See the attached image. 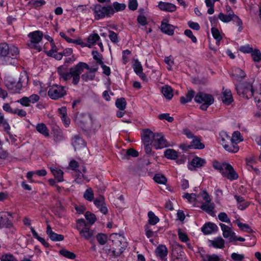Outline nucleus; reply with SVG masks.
<instances>
[{"mask_svg":"<svg viewBox=\"0 0 261 261\" xmlns=\"http://www.w3.org/2000/svg\"><path fill=\"white\" fill-rule=\"evenodd\" d=\"M158 118L161 120H166L169 122H172L174 120L173 117L170 116L168 113L160 114L158 115Z\"/></svg>","mask_w":261,"mask_h":261,"instance_id":"64","label":"nucleus"},{"mask_svg":"<svg viewBox=\"0 0 261 261\" xmlns=\"http://www.w3.org/2000/svg\"><path fill=\"white\" fill-rule=\"evenodd\" d=\"M203 261H222V259L217 254H206L203 257Z\"/></svg>","mask_w":261,"mask_h":261,"instance_id":"54","label":"nucleus"},{"mask_svg":"<svg viewBox=\"0 0 261 261\" xmlns=\"http://www.w3.org/2000/svg\"><path fill=\"white\" fill-rule=\"evenodd\" d=\"M212 247L215 248L222 249L224 247L225 241L221 237H217L214 240H210Z\"/></svg>","mask_w":261,"mask_h":261,"instance_id":"33","label":"nucleus"},{"mask_svg":"<svg viewBox=\"0 0 261 261\" xmlns=\"http://www.w3.org/2000/svg\"><path fill=\"white\" fill-rule=\"evenodd\" d=\"M225 150L229 152L236 153L239 150L238 144L231 141H229L226 145L223 147Z\"/></svg>","mask_w":261,"mask_h":261,"instance_id":"34","label":"nucleus"},{"mask_svg":"<svg viewBox=\"0 0 261 261\" xmlns=\"http://www.w3.org/2000/svg\"><path fill=\"white\" fill-rule=\"evenodd\" d=\"M234 19L232 20L238 27V32L240 33L243 30V23L241 19L237 15L234 14Z\"/></svg>","mask_w":261,"mask_h":261,"instance_id":"53","label":"nucleus"},{"mask_svg":"<svg viewBox=\"0 0 261 261\" xmlns=\"http://www.w3.org/2000/svg\"><path fill=\"white\" fill-rule=\"evenodd\" d=\"M200 208L210 216L212 217L215 216L214 212L215 205L214 203H211V202L203 203L200 206Z\"/></svg>","mask_w":261,"mask_h":261,"instance_id":"27","label":"nucleus"},{"mask_svg":"<svg viewBox=\"0 0 261 261\" xmlns=\"http://www.w3.org/2000/svg\"><path fill=\"white\" fill-rule=\"evenodd\" d=\"M178 236L179 240L184 243H187L189 241V239L187 234L182 231L180 228H178L177 230Z\"/></svg>","mask_w":261,"mask_h":261,"instance_id":"58","label":"nucleus"},{"mask_svg":"<svg viewBox=\"0 0 261 261\" xmlns=\"http://www.w3.org/2000/svg\"><path fill=\"white\" fill-rule=\"evenodd\" d=\"M224 163H226L224 162L221 164L218 161L215 160L213 162V167L215 170H218L222 174V173H223V172H224Z\"/></svg>","mask_w":261,"mask_h":261,"instance_id":"56","label":"nucleus"},{"mask_svg":"<svg viewBox=\"0 0 261 261\" xmlns=\"http://www.w3.org/2000/svg\"><path fill=\"white\" fill-rule=\"evenodd\" d=\"M66 94V87L57 84H54L51 86L48 91V96L54 100L63 97Z\"/></svg>","mask_w":261,"mask_h":261,"instance_id":"6","label":"nucleus"},{"mask_svg":"<svg viewBox=\"0 0 261 261\" xmlns=\"http://www.w3.org/2000/svg\"><path fill=\"white\" fill-rule=\"evenodd\" d=\"M239 50L244 54H251L253 48L250 44H247L241 46L239 48Z\"/></svg>","mask_w":261,"mask_h":261,"instance_id":"59","label":"nucleus"},{"mask_svg":"<svg viewBox=\"0 0 261 261\" xmlns=\"http://www.w3.org/2000/svg\"><path fill=\"white\" fill-rule=\"evenodd\" d=\"M162 92L166 99L170 100L173 96V89L171 86L166 85L162 87Z\"/></svg>","mask_w":261,"mask_h":261,"instance_id":"38","label":"nucleus"},{"mask_svg":"<svg viewBox=\"0 0 261 261\" xmlns=\"http://www.w3.org/2000/svg\"><path fill=\"white\" fill-rule=\"evenodd\" d=\"M234 13H229L225 14L222 12L219 13L218 14V18L224 23H228L234 18Z\"/></svg>","mask_w":261,"mask_h":261,"instance_id":"37","label":"nucleus"},{"mask_svg":"<svg viewBox=\"0 0 261 261\" xmlns=\"http://www.w3.org/2000/svg\"><path fill=\"white\" fill-rule=\"evenodd\" d=\"M50 170L58 182L64 181V172L61 169L56 167H51Z\"/></svg>","mask_w":261,"mask_h":261,"instance_id":"29","label":"nucleus"},{"mask_svg":"<svg viewBox=\"0 0 261 261\" xmlns=\"http://www.w3.org/2000/svg\"><path fill=\"white\" fill-rule=\"evenodd\" d=\"M195 92L193 90H188L186 94V96H181L180 98V103L185 105L186 103L192 101V99L195 97Z\"/></svg>","mask_w":261,"mask_h":261,"instance_id":"32","label":"nucleus"},{"mask_svg":"<svg viewBox=\"0 0 261 261\" xmlns=\"http://www.w3.org/2000/svg\"><path fill=\"white\" fill-rule=\"evenodd\" d=\"M46 232L49 239L52 241L60 242L63 241L64 239V236L63 235L57 233L53 231L49 225L47 226Z\"/></svg>","mask_w":261,"mask_h":261,"instance_id":"16","label":"nucleus"},{"mask_svg":"<svg viewBox=\"0 0 261 261\" xmlns=\"http://www.w3.org/2000/svg\"><path fill=\"white\" fill-rule=\"evenodd\" d=\"M36 129L45 137H48L49 136V130L43 123H38L36 126Z\"/></svg>","mask_w":261,"mask_h":261,"instance_id":"35","label":"nucleus"},{"mask_svg":"<svg viewBox=\"0 0 261 261\" xmlns=\"http://www.w3.org/2000/svg\"><path fill=\"white\" fill-rule=\"evenodd\" d=\"M241 133L239 131H235L233 133L232 137L229 136V141H231L234 143H236L237 144L243 141Z\"/></svg>","mask_w":261,"mask_h":261,"instance_id":"48","label":"nucleus"},{"mask_svg":"<svg viewBox=\"0 0 261 261\" xmlns=\"http://www.w3.org/2000/svg\"><path fill=\"white\" fill-rule=\"evenodd\" d=\"M28 36L30 38L32 43L38 44L42 40L43 34L42 31L38 30L30 32Z\"/></svg>","mask_w":261,"mask_h":261,"instance_id":"20","label":"nucleus"},{"mask_svg":"<svg viewBox=\"0 0 261 261\" xmlns=\"http://www.w3.org/2000/svg\"><path fill=\"white\" fill-rule=\"evenodd\" d=\"M153 146L156 149H161L168 146V143L164 136L161 133L155 134Z\"/></svg>","mask_w":261,"mask_h":261,"instance_id":"10","label":"nucleus"},{"mask_svg":"<svg viewBox=\"0 0 261 261\" xmlns=\"http://www.w3.org/2000/svg\"><path fill=\"white\" fill-rule=\"evenodd\" d=\"M93 11L94 19L99 20L105 18H111L113 12L112 5L102 6L99 4L93 5L91 8Z\"/></svg>","mask_w":261,"mask_h":261,"instance_id":"2","label":"nucleus"},{"mask_svg":"<svg viewBox=\"0 0 261 261\" xmlns=\"http://www.w3.org/2000/svg\"><path fill=\"white\" fill-rule=\"evenodd\" d=\"M92 114L91 113H81L80 114L77 121L79 123L80 126L83 129H85L88 128L87 124L89 121H91Z\"/></svg>","mask_w":261,"mask_h":261,"instance_id":"13","label":"nucleus"},{"mask_svg":"<svg viewBox=\"0 0 261 261\" xmlns=\"http://www.w3.org/2000/svg\"><path fill=\"white\" fill-rule=\"evenodd\" d=\"M154 134L149 128H146L141 132V139L143 143H151V138H154Z\"/></svg>","mask_w":261,"mask_h":261,"instance_id":"24","label":"nucleus"},{"mask_svg":"<svg viewBox=\"0 0 261 261\" xmlns=\"http://www.w3.org/2000/svg\"><path fill=\"white\" fill-rule=\"evenodd\" d=\"M221 98L223 103L226 105H230L233 101L231 90L228 89H224L223 88Z\"/></svg>","mask_w":261,"mask_h":261,"instance_id":"22","label":"nucleus"},{"mask_svg":"<svg viewBox=\"0 0 261 261\" xmlns=\"http://www.w3.org/2000/svg\"><path fill=\"white\" fill-rule=\"evenodd\" d=\"M10 217H12V213L8 212H0V228H11L13 226Z\"/></svg>","mask_w":261,"mask_h":261,"instance_id":"8","label":"nucleus"},{"mask_svg":"<svg viewBox=\"0 0 261 261\" xmlns=\"http://www.w3.org/2000/svg\"><path fill=\"white\" fill-rule=\"evenodd\" d=\"M20 58L19 48L13 43H0V64L17 66Z\"/></svg>","mask_w":261,"mask_h":261,"instance_id":"1","label":"nucleus"},{"mask_svg":"<svg viewBox=\"0 0 261 261\" xmlns=\"http://www.w3.org/2000/svg\"><path fill=\"white\" fill-rule=\"evenodd\" d=\"M160 29L162 32L168 35L172 36L174 34V26L167 22H165L164 20L161 22Z\"/></svg>","mask_w":261,"mask_h":261,"instance_id":"26","label":"nucleus"},{"mask_svg":"<svg viewBox=\"0 0 261 261\" xmlns=\"http://www.w3.org/2000/svg\"><path fill=\"white\" fill-rule=\"evenodd\" d=\"M1 261H18L16 257L11 253H6L2 255Z\"/></svg>","mask_w":261,"mask_h":261,"instance_id":"60","label":"nucleus"},{"mask_svg":"<svg viewBox=\"0 0 261 261\" xmlns=\"http://www.w3.org/2000/svg\"><path fill=\"white\" fill-rule=\"evenodd\" d=\"M251 56L254 62H261V52L259 49L257 48L253 49Z\"/></svg>","mask_w":261,"mask_h":261,"instance_id":"50","label":"nucleus"},{"mask_svg":"<svg viewBox=\"0 0 261 261\" xmlns=\"http://www.w3.org/2000/svg\"><path fill=\"white\" fill-rule=\"evenodd\" d=\"M164 156L168 159L175 160L178 157V154L175 150L173 149H167L164 151Z\"/></svg>","mask_w":261,"mask_h":261,"instance_id":"39","label":"nucleus"},{"mask_svg":"<svg viewBox=\"0 0 261 261\" xmlns=\"http://www.w3.org/2000/svg\"><path fill=\"white\" fill-rule=\"evenodd\" d=\"M153 180L158 184L165 185L167 182L166 177L161 174H156L153 177Z\"/></svg>","mask_w":261,"mask_h":261,"instance_id":"49","label":"nucleus"},{"mask_svg":"<svg viewBox=\"0 0 261 261\" xmlns=\"http://www.w3.org/2000/svg\"><path fill=\"white\" fill-rule=\"evenodd\" d=\"M100 40V38L98 34H92L87 38L88 43H86L85 45H82V47L86 46L91 48L92 45H94L96 42H98Z\"/></svg>","mask_w":261,"mask_h":261,"instance_id":"31","label":"nucleus"},{"mask_svg":"<svg viewBox=\"0 0 261 261\" xmlns=\"http://www.w3.org/2000/svg\"><path fill=\"white\" fill-rule=\"evenodd\" d=\"M88 68L89 65L87 63L80 62L70 68V72L71 76L80 75L84 69Z\"/></svg>","mask_w":261,"mask_h":261,"instance_id":"14","label":"nucleus"},{"mask_svg":"<svg viewBox=\"0 0 261 261\" xmlns=\"http://www.w3.org/2000/svg\"><path fill=\"white\" fill-rule=\"evenodd\" d=\"M83 197L89 201H92L94 200V193L91 188L86 190L84 193Z\"/></svg>","mask_w":261,"mask_h":261,"instance_id":"51","label":"nucleus"},{"mask_svg":"<svg viewBox=\"0 0 261 261\" xmlns=\"http://www.w3.org/2000/svg\"><path fill=\"white\" fill-rule=\"evenodd\" d=\"M96 239L100 245H104L108 241V236L106 233H98L96 236Z\"/></svg>","mask_w":261,"mask_h":261,"instance_id":"45","label":"nucleus"},{"mask_svg":"<svg viewBox=\"0 0 261 261\" xmlns=\"http://www.w3.org/2000/svg\"><path fill=\"white\" fill-rule=\"evenodd\" d=\"M147 216L148 217V223L151 225H155L160 221L159 218L155 216L154 213L152 211H149Z\"/></svg>","mask_w":261,"mask_h":261,"instance_id":"41","label":"nucleus"},{"mask_svg":"<svg viewBox=\"0 0 261 261\" xmlns=\"http://www.w3.org/2000/svg\"><path fill=\"white\" fill-rule=\"evenodd\" d=\"M116 107L120 110H124L126 108V101L123 97L117 98L115 101Z\"/></svg>","mask_w":261,"mask_h":261,"instance_id":"46","label":"nucleus"},{"mask_svg":"<svg viewBox=\"0 0 261 261\" xmlns=\"http://www.w3.org/2000/svg\"><path fill=\"white\" fill-rule=\"evenodd\" d=\"M211 32L213 38L216 40L217 42H220L222 39V37L217 28L212 27Z\"/></svg>","mask_w":261,"mask_h":261,"instance_id":"55","label":"nucleus"},{"mask_svg":"<svg viewBox=\"0 0 261 261\" xmlns=\"http://www.w3.org/2000/svg\"><path fill=\"white\" fill-rule=\"evenodd\" d=\"M155 255L160 257L163 258L167 257L168 253V251L166 245L164 244H160L156 248L155 250Z\"/></svg>","mask_w":261,"mask_h":261,"instance_id":"30","label":"nucleus"},{"mask_svg":"<svg viewBox=\"0 0 261 261\" xmlns=\"http://www.w3.org/2000/svg\"><path fill=\"white\" fill-rule=\"evenodd\" d=\"M224 165L225 171L222 173L223 177L227 178L230 181L236 180L239 178L238 174L231 165L229 163H224Z\"/></svg>","mask_w":261,"mask_h":261,"instance_id":"9","label":"nucleus"},{"mask_svg":"<svg viewBox=\"0 0 261 261\" xmlns=\"http://www.w3.org/2000/svg\"><path fill=\"white\" fill-rule=\"evenodd\" d=\"M72 145L74 150H76L85 147L86 146V142L79 135H76L72 138Z\"/></svg>","mask_w":261,"mask_h":261,"instance_id":"21","label":"nucleus"},{"mask_svg":"<svg viewBox=\"0 0 261 261\" xmlns=\"http://www.w3.org/2000/svg\"><path fill=\"white\" fill-rule=\"evenodd\" d=\"M112 9L113 12L112 13V16L115 14V12L122 11L126 8V5L123 3H119L117 2H115L113 3Z\"/></svg>","mask_w":261,"mask_h":261,"instance_id":"43","label":"nucleus"},{"mask_svg":"<svg viewBox=\"0 0 261 261\" xmlns=\"http://www.w3.org/2000/svg\"><path fill=\"white\" fill-rule=\"evenodd\" d=\"M113 245H115V247L120 246V248H119V250L118 251H116V248H113L114 249L112 251V255L115 257L117 258L120 256L121 254L123 253L124 250L127 247V243L123 241L122 240H118L116 239L115 240H112Z\"/></svg>","mask_w":261,"mask_h":261,"instance_id":"11","label":"nucleus"},{"mask_svg":"<svg viewBox=\"0 0 261 261\" xmlns=\"http://www.w3.org/2000/svg\"><path fill=\"white\" fill-rule=\"evenodd\" d=\"M76 228L82 237L89 240L94 237V230L90 228V226L84 219L76 220Z\"/></svg>","mask_w":261,"mask_h":261,"instance_id":"4","label":"nucleus"},{"mask_svg":"<svg viewBox=\"0 0 261 261\" xmlns=\"http://www.w3.org/2000/svg\"><path fill=\"white\" fill-rule=\"evenodd\" d=\"M206 164V161L204 159L195 155L191 160L190 165L188 166V169L191 171L195 170L204 166Z\"/></svg>","mask_w":261,"mask_h":261,"instance_id":"12","label":"nucleus"},{"mask_svg":"<svg viewBox=\"0 0 261 261\" xmlns=\"http://www.w3.org/2000/svg\"><path fill=\"white\" fill-rule=\"evenodd\" d=\"M237 94L241 97L249 99L254 95V90L251 84L248 82L239 83L235 86Z\"/></svg>","mask_w":261,"mask_h":261,"instance_id":"5","label":"nucleus"},{"mask_svg":"<svg viewBox=\"0 0 261 261\" xmlns=\"http://www.w3.org/2000/svg\"><path fill=\"white\" fill-rule=\"evenodd\" d=\"M23 224L26 226H29L33 236L39 241L46 248L50 247V244L45 241V239L40 237L33 226H31V220L28 217H25L22 220Z\"/></svg>","mask_w":261,"mask_h":261,"instance_id":"7","label":"nucleus"},{"mask_svg":"<svg viewBox=\"0 0 261 261\" xmlns=\"http://www.w3.org/2000/svg\"><path fill=\"white\" fill-rule=\"evenodd\" d=\"M60 255L70 259H74L76 255L72 252H71L66 249L63 248L59 251Z\"/></svg>","mask_w":261,"mask_h":261,"instance_id":"42","label":"nucleus"},{"mask_svg":"<svg viewBox=\"0 0 261 261\" xmlns=\"http://www.w3.org/2000/svg\"><path fill=\"white\" fill-rule=\"evenodd\" d=\"M94 204L99 211L103 215H106L108 212V210L106 206L103 196H100L98 198H96L94 200Z\"/></svg>","mask_w":261,"mask_h":261,"instance_id":"17","label":"nucleus"},{"mask_svg":"<svg viewBox=\"0 0 261 261\" xmlns=\"http://www.w3.org/2000/svg\"><path fill=\"white\" fill-rule=\"evenodd\" d=\"M236 223L237 226L241 230L249 233H252L254 232L251 227L248 224L243 223L240 221H237Z\"/></svg>","mask_w":261,"mask_h":261,"instance_id":"44","label":"nucleus"},{"mask_svg":"<svg viewBox=\"0 0 261 261\" xmlns=\"http://www.w3.org/2000/svg\"><path fill=\"white\" fill-rule=\"evenodd\" d=\"M122 153L124 155L121 156L123 160H128L130 157L136 158L139 155V152L133 148H130L126 150L122 149Z\"/></svg>","mask_w":261,"mask_h":261,"instance_id":"28","label":"nucleus"},{"mask_svg":"<svg viewBox=\"0 0 261 261\" xmlns=\"http://www.w3.org/2000/svg\"><path fill=\"white\" fill-rule=\"evenodd\" d=\"M190 143L192 149L201 150L205 148V145L201 142L200 136H196Z\"/></svg>","mask_w":261,"mask_h":261,"instance_id":"25","label":"nucleus"},{"mask_svg":"<svg viewBox=\"0 0 261 261\" xmlns=\"http://www.w3.org/2000/svg\"><path fill=\"white\" fill-rule=\"evenodd\" d=\"M219 220L223 222L230 223V220L225 212H221L218 215Z\"/></svg>","mask_w":261,"mask_h":261,"instance_id":"63","label":"nucleus"},{"mask_svg":"<svg viewBox=\"0 0 261 261\" xmlns=\"http://www.w3.org/2000/svg\"><path fill=\"white\" fill-rule=\"evenodd\" d=\"M219 142L224 147L229 141V136L226 132L222 131L219 133Z\"/></svg>","mask_w":261,"mask_h":261,"instance_id":"40","label":"nucleus"},{"mask_svg":"<svg viewBox=\"0 0 261 261\" xmlns=\"http://www.w3.org/2000/svg\"><path fill=\"white\" fill-rule=\"evenodd\" d=\"M144 148L147 155L151 156H153L155 155V152L152 151L151 143H144Z\"/></svg>","mask_w":261,"mask_h":261,"instance_id":"61","label":"nucleus"},{"mask_svg":"<svg viewBox=\"0 0 261 261\" xmlns=\"http://www.w3.org/2000/svg\"><path fill=\"white\" fill-rule=\"evenodd\" d=\"M194 101L197 103H201L200 109L206 111L207 108L214 102V98L211 94L199 91L195 96Z\"/></svg>","mask_w":261,"mask_h":261,"instance_id":"3","label":"nucleus"},{"mask_svg":"<svg viewBox=\"0 0 261 261\" xmlns=\"http://www.w3.org/2000/svg\"><path fill=\"white\" fill-rule=\"evenodd\" d=\"M158 7L161 10L169 12H173L176 10V6L174 4L162 1L158 3Z\"/></svg>","mask_w":261,"mask_h":261,"instance_id":"23","label":"nucleus"},{"mask_svg":"<svg viewBox=\"0 0 261 261\" xmlns=\"http://www.w3.org/2000/svg\"><path fill=\"white\" fill-rule=\"evenodd\" d=\"M109 37L111 42L116 44L120 41V39L118 38V34L117 33L111 30H109Z\"/></svg>","mask_w":261,"mask_h":261,"instance_id":"57","label":"nucleus"},{"mask_svg":"<svg viewBox=\"0 0 261 261\" xmlns=\"http://www.w3.org/2000/svg\"><path fill=\"white\" fill-rule=\"evenodd\" d=\"M132 67L134 72L136 74H139V73L143 71V67L141 62L138 60H135L134 63L132 65Z\"/></svg>","mask_w":261,"mask_h":261,"instance_id":"52","label":"nucleus"},{"mask_svg":"<svg viewBox=\"0 0 261 261\" xmlns=\"http://www.w3.org/2000/svg\"><path fill=\"white\" fill-rule=\"evenodd\" d=\"M219 225L222 231V234L225 238H228L229 242H232V238L234 237L236 233L231 230V228L225 224L220 223Z\"/></svg>","mask_w":261,"mask_h":261,"instance_id":"19","label":"nucleus"},{"mask_svg":"<svg viewBox=\"0 0 261 261\" xmlns=\"http://www.w3.org/2000/svg\"><path fill=\"white\" fill-rule=\"evenodd\" d=\"M6 86L8 89H14L15 93H20V91L22 87H25L22 85L21 77H19V81L17 82L14 80L8 81L6 84Z\"/></svg>","mask_w":261,"mask_h":261,"instance_id":"15","label":"nucleus"},{"mask_svg":"<svg viewBox=\"0 0 261 261\" xmlns=\"http://www.w3.org/2000/svg\"><path fill=\"white\" fill-rule=\"evenodd\" d=\"M217 225L212 222H206L201 227V231L205 235L212 233L213 232L217 231L218 230Z\"/></svg>","mask_w":261,"mask_h":261,"instance_id":"18","label":"nucleus"},{"mask_svg":"<svg viewBox=\"0 0 261 261\" xmlns=\"http://www.w3.org/2000/svg\"><path fill=\"white\" fill-rule=\"evenodd\" d=\"M91 127L94 130L97 131L100 127V123L96 119H94L92 116L90 121Z\"/></svg>","mask_w":261,"mask_h":261,"instance_id":"62","label":"nucleus"},{"mask_svg":"<svg viewBox=\"0 0 261 261\" xmlns=\"http://www.w3.org/2000/svg\"><path fill=\"white\" fill-rule=\"evenodd\" d=\"M246 75L245 72L239 67L234 68L233 70L232 76L237 81L244 78Z\"/></svg>","mask_w":261,"mask_h":261,"instance_id":"36","label":"nucleus"},{"mask_svg":"<svg viewBox=\"0 0 261 261\" xmlns=\"http://www.w3.org/2000/svg\"><path fill=\"white\" fill-rule=\"evenodd\" d=\"M85 217L90 225L93 224L97 220L95 215L89 211L85 213Z\"/></svg>","mask_w":261,"mask_h":261,"instance_id":"47","label":"nucleus"}]
</instances>
